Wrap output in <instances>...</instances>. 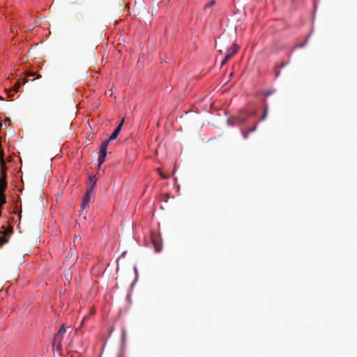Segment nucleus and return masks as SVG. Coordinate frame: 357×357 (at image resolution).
I'll return each mask as SVG.
<instances>
[{
	"label": "nucleus",
	"instance_id": "1",
	"mask_svg": "<svg viewBox=\"0 0 357 357\" xmlns=\"http://www.w3.org/2000/svg\"><path fill=\"white\" fill-rule=\"evenodd\" d=\"M66 332V329L64 324H62L56 333V335L54 336L52 345L54 347H56L57 350H61V341L63 338V335Z\"/></svg>",
	"mask_w": 357,
	"mask_h": 357
},
{
	"label": "nucleus",
	"instance_id": "2",
	"mask_svg": "<svg viewBox=\"0 0 357 357\" xmlns=\"http://www.w3.org/2000/svg\"><path fill=\"white\" fill-rule=\"evenodd\" d=\"M109 141L103 142L100 147V155L98 157V166L100 167L105 160L107 155V148Z\"/></svg>",
	"mask_w": 357,
	"mask_h": 357
},
{
	"label": "nucleus",
	"instance_id": "3",
	"mask_svg": "<svg viewBox=\"0 0 357 357\" xmlns=\"http://www.w3.org/2000/svg\"><path fill=\"white\" fill-rule=\"evenodd\" d=\"M13 233V228L9 227L3 231H0V246L8 243L10 234Z\"/></svg>",
	"mask_w": 357,
	"mask_h": 357
},
{
	"label": "nucleus",
	"instance_id": "4",
	"mask_svg": "<svg viewBox=\"0 0 357 357\" xmlns=\"http://www.w3.org/2000/svg\"><path fill=\"white\" fill-rule=\"evenodd\" d=\"M123 122H124V119H123L120 123L119 124V126L116 128V129L114 130V131L113 132V133L110 135L109 138V141H112V140H114L115 139H116V137H118L121 130V128H122V126L123 124Z\"/></svg>",
	"mask_w": 357,
	"mask_h": 357
},
{
	"label": "nucleus",
	"instance_id": "5",
	"mask_svg": "<svg viewBox=\"0 0 357 357\" xmlns=\"http://www.w3.org/2000/svg\"><path fill=\"white\" fill-rule=\"evenodd\" d=\"M238 48V47L236 44H233L227 51L226 60H229L237 52Z\"/></svg>",
	"mask_w": 357,
	"mask_h": 357
},
{
	"label": "nucleus",
	"instance_id": "6",
	"mask_svg": "<svg viewBox=\"0 0 357 357\" xmlns=\"http://www.w3.org/2000/svg\"><path fill=\"white\" fill-rule=\"evenodd\" d=\"M93 192V191H89V189L86 190V192L84 197V199L82 200V202L81 204V207L82 209H84L86 206H88L89 203L90 202L91 199V194Z\"/></svg>",
	"mask_w": 357,
	"mask_h": 357
},
{
	"label": "nucleus",
	"instance_id": "7",
	"mask_svg": "<svg viewBox=\"0 0 357 357\" xmlns=\"http://www.w3.org/2000/svg\"><path fill=\"white\" fill-rule=\"evenodd\" d=\"M257 127V123H256L252 127L248 128L247 130H242L241 133L244 139H247L248 138V134L250 132H254L256 130Z\"/></svg>",
	"mask_w": 357,
	"mask_h": 357
},
{
	"label": "nucleus",
	"instance_id": "8",
	"mask_svg": "<svg viewBox=\"0 0 357 357\" xmlns=\"http://www.w3.org/2000/svg\"><path fill=\"white\" fill-rule=\"evenodd\" d=\"M98 178L96 176H92L89 177V182L90 185L88 186L87 189L89 190V191H93V188L96 185V183L97 182Z\"/></svg>",
	"mask_w": 357,
	"mask_h": 357
},
{
	"label": "nucleus",
	"instance_id": "9",
	"mask_svg": "<svg viewBox=\"0 0 357 357\" xmlns=\"http://www.w3.org/2000/svg\"><path fill=\"white\" fill-rule=\"evenodd\" d=\"M1 165V172H0V178H6V167L4 160H1V162H0Z\"/></svg>",
	"mask_w": 357,
	"mask_h": 357
},
{
	"label": "nucleus",
	"instance_id": "10",
	"mask_svg": "<svg viewBox=\"0 0 357 357\" xmlns=\"http://www.w3.org/2000/svg\"><path fill=\"white\" fill-rule=\"evenodd\" d=\"M7 188V181L6 178H0V194L4 193Z\"/></svg>",
	"mask_w": 357,
	"mask_h": 357
},
{
	"label": "nucleus",
	"instance_id": "11",
	"mask_svg": "<svg viewBox=\"0 0 357 357\" xmlns=\"http://www.w3.org/2000/svg\"><path fill=\"white\" fill-rule=\"evenodd\" d=\"M152 243L156 252H159L162 250V245L158 243L155 239H152Z\"/></svg>",
	"mask_w": 357,
	"mask_h": 357
},
{
	"label": "nucleus",
	"instance_id": "12",
	"mask_svg": "<svg viewBox=\"0 0 357 357\" xmlns=\"http://www.w3.org/2000/svg\"><path fill=\"white\" fill-rule=\"evenodd\" d=\"M267 114H268V106L266 104H265L264 105V114L262 115V116L261 117V121H264L266 119V116H267Z\"/></svg>",
	"mask_w": 357,
	"mask_h": 357
},
{
	"label": "nucleus",
	"instance_id": "13",
	"mask_svg": "<svg viewBox=\"0 0 357 357\" xmlns=\"http://www.w3.org/2000/svg\"><path fill=\"white\" fill-rule=\"evenodd\" d=\"M157 171L160 174V176L162 177V178L167 179L169 177V175H165L163 173H162L161 169L160 168H158Z\"/></svg>",
	"mask_w": 357,
	"mask_h": 357
},
{
	"label": "nucleus",
	"instance_id": "14",
	"mask_svg": "<svg viewBox=\"0 0 357 357\" xmlns=\"http://www.w3.org/2000/svg\"><path fill=\"white\" fill-rule=\"evenodd\" d=\"M215 3V0H211V1H209V3H208L204 6V9H206L207 8L212 7Z\"/></svg>",
	"mask_w": 357,
	"mask_h": 357
},
{
	"label": "nucleus",
	"instance_id": "15",
	"mask_svg": "<svg viewBox=\"0 0 357 357\" xmlns=\"http://www.w3.org/2000/svg\"><path fill=\"white\" fill-rule=\"evenodd\" d=\"M20 87V83L19 82H16L14 85L15 90L17 91Z\"/></svg>",
	"mask_w": 357,
	"mask_h": 357
},
{
	"label": "nucleus",
	"instance_id": "16",
	"mask_svg": "<svg viewBox=\"0 0 357 357\" xmlns=\"http://www.w3.org/2000/svg\"><path fill=\"white\" fill-rule=\"evenodd\" d=\"M89 315L85 316L82 321V325L84 324V323L89 319Z\"/></svg>",
	"mask_w": 357,
	"mask_h": 357
},
{
	"label": "nucleus",
	"instance_id": "17",
	"mask_svg": "<svg viewBox=\"0 0 357 357\" xmlns=\"http://www.w3.org/2000/svg\"><path fill=\"white\" fill-rule=\"evenodd\" d=\"M228 61V60H226V56L225 57V59L222 60V61L221 62V66H222L223 65H225V63H227V62Z\"/></svg>",
	"mask_w": 357,
	"mask_h": 357
},
{
	"label": "nucleus",
	"instance_id": "18",
	"mask_svg": "<svg viewBox=\"0 0 357 357\" xmlns=\"http://www.w3.org/2000/svg\"><path fill=\"white\" fill-rule=\"evenodd\" d=\"M273 93V91H267L266 93H265V96H270L271 94Z\"/></svg>",
	"mask_w": 357,
	"mask_h": 357
},
{
	"label": "nucleus",
	"instance_id": "19",
	"mask_svg": "<svg viewBox=\"0 0 357 357\" xmlns=\"http://www.w3.org/2000/svg\"><path fill=\"white\" fill-rule=\"evenodd\" d=\"M35 75L36 74L34 73H28L27 76L33 77L35 76Z\"/></svg>",
	"mask_w": 357,
	"mask_h": 357
},
{
	"label": "nucleus",
	"instance_id": "20",
	"mask_svg": "<svg viewBox=\"0 0 357 357\" xmlns=\"http://www.w3.org/2000/svg\"><path fill=\"white\" fill-rule=\"evenodd\" d=\"M95 314V311H94V310H91V314Z\"/></svg>",
	"mask_w": 357,
	"mask_h": 357
},
{
	"label": "nucleus",
	"instance_id": "21",
	"mask_svg": "<svg viewBox=\"0 0 357 357\" xmlns=\"http://www.w3.org/2000/svg\"><path fill=\"white\" fill-rule=\"evenodd\" d=\"M40 77H41V76H40V75H38V76H37V78H40Z\"/></svg>",
	"mask_w": 357,
	"mask_h": 357
},
{
	"label": "nucleus",
	"instance_id": "22",
	"mask_svg": "<svg viewBox=\"0 0 357 357\" xmlns=\"http://www.w3.org/2000/svg\"><path fill=\"white\" fill-rule=\"evenodd\" d=\"M0 100H2L1 98H0Z\"/></svg>",
	"mask_w": 357,
	"mask_h": 357
}]
</instances>
